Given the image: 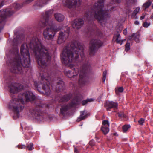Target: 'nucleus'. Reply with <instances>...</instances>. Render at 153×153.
Wrapping results in <instances>:
<instances>
[{"label":"nucleus","mask_w":153,"mask_h":153,"mask_svg":"<svg viewBox=\"0 0 153 153\" xmlns=\"http://www.w3.org/2000/svg\"><path fill=\"white\" fill-rule=\"evenodd\" d=\"M131 39V38H129V39Z\"/></svg>","instance_id":"53"},{"label":"nucleus","mask_w":153,"mask_h":153,"mask_svg":"<svg viewBox=\"0 0 153 153\" xmlns=\"http://www.w3.org/2000/svg\"><path fill=\"white\" fill-rule=\"evenodd\" d=\"M27 147L29 150H33L34 149L33 144L32 143L29 144L27 146Z\"/></svg>","instance_id":"29"},{"label":"nucleus","mask_w":153,"mask_h":153,"mask_svg":"<svg viewBox=\"0 0 153 153\" xmlns=\"http://www.w3.org/2000/svg\"><path fill=\"white\" fill-rule=\"evenodd\" d=\"M143 26L145 28H147L150 25V23L149 22H148L147 21H145L143 23Z\"/></svg>","instance_id":"26"},{"label":"nucleus","mask_w":153,"mask_h":153,"mask_svg":"<svg viewBox=\"0 0 153 153\" xmlns=\"http://www.w3.org/2000/svg\"><path fill=\"white\" fill-rule=\"evenodd\" d=\"M43 5H44L41 4L40 3H37L36 5H35L34 6L35 7L36 9H37L42 7Z\"/></svg>","instance_id":"33"},{"label":"nucleus","mask_w":153,"mask_h":153,"mask_svg":"<svg viewBox=\"0 0 153 153\" xmlns=\"http://www.w3.org/2000/svg\"><path fill=\"white\" fill-rule=\"evenodd\" d=\"M138 122L140 125H142L144 123V120L143 118H141Z\"/></svg>","instance_id":"35"},{"label":"nucleus","mask_w":153,"mask_h":153,"mask_svg":"<svg viewBox=\"0 0 153 153\" xmlns=\"http://www.w3.org/2000/svg\"><path fill=\"white\" fill-rule=\"evenodd\" d=\"M33 0H27L26 1V3L27 4H29V3L32 2Z\"/></svg>","instance_id":"42"},{"label":"nucleus","mask_w":153,"mask_h":153,"mask_svg":"<svg viewBox=\"0 0 153 153\" xmlns=\"http://www.w3.org/2000/svg\"><path fill=\"white\" fill-rule=\"evenodd\" d=\"M130 127L128 125H125L123 127V130L124 132H126Z\"/></svg>","instance_id":"27"},{"label":"nucleus","mask_w":153,"mask_h":153,"mask_svg":"<svg viewBox=\"0 0 153 153\" xmlns=\"http://www.w3.org/2000/svg\"><path fill=\"white\" fill-rule=\"evenodd\" d=\"M140 10V7H137L136 8L131 15V17L135 19H137V16H136V15L137 13H139Z\"/></svg>","instance_id":"21"},{"label":"nucleus","mask_w":153,"mask_h":153,"mask_svg":"<svg viewBox=\"0 0 153 153\" xmlns=\"http://www.w3.org/2000/svg\"><path fill=\"white\" fill-rule=\"evenodd\" d=\"M134 24L136 25H138L139 24V22L138 21H135Z\"/></svg>","instance_id":"45"},{"label":"nucleus","mask_w":153,"mask_h":153,"mask_svg":"<svg viewBox=\"0 0 153 153\" xmlns=\"http://www.w3.org/2000/svg\"><path fill=\"white\" fill-rule=\"evenodd\" d=\"M102 45V42L100 40L94 39L92 40L90 42L89 45V54L91 56L94 55L98 48Z\"/></svg>","instance_id":"7"},{"label":"nucleus","mask_w":153,"mask_h":153,"mask_svg":"<svg viewBox=\"0 0 153 153\" xmlns=\"http://www.w3.org/2000/svg\"><path fill=\"white\" fill-rule=\"evenodd\" d=\"M145 17V15L144 14H143L140 17V19L141 20L143 19Z\"/></svg>","instance_id":"40"},{"label":"nucleus","mask_w":153,"mask_h":153,"mask_svg":"<svg viewBox=\"0 0 153 153\" xmlns=\"http://www.w3.org/2000/svg\"><path fill=\"white\" fill-rule=\"evenodd\" d=\"M9 88L11 93L15 94L23 89V86L19 84L15 83L11 84Z\"/></svg>","instance_id":"9"},{"label":"nucleus","mask_w":153,"mask_h":153,"mask_svg":"<svg viewBox=\"0 0 153 153\" xmlns=\"http://www.w3.org/2000/svg\"><path fill=\"white\" fill-rule=\"evenodd\" d=\"M79 73V70L77 68H74L71 71H68L67 75L69 78L74 77L76 76Z\"/></svg>","instance_id":"14"},{"label":"nucleus","mask_w":153,"mask_h":153,"mask_svg":"<svg viewBox=\"0 0 153 153\" xmlns=\"http://www.w3.org/2000/svg\"><path fill=\"white\" fill-rule=\"evenodd\" d=\"M70 47L71 50L67 47L64 49L61 58L63 63L71 68L79 57V52L82 58L84 57V53L82 46L78 42L72 44Z\"/></svg>","instance_id":"1"},{"label":"nucleus","mask_w":153,"mask_h":153,"mask_svg":"<svg viewBox=\"0 0 153 153\" xmlns=\"http://www.w3.org/2000/svg\"><path fill=\"white\" fill-rule=\"evenodd\" d=\"M28 46L35 53L39 65L42 68H45L50 60L51 57L48 49L42 45L40 41L36 38L31 40Z\"/></svg>","instance_id":"2"},{"label":"nucleus","mask_w":153,"mask_h":153,"mask_svg":"<svg viewBox=\"0 0 153 153\" xmlns=\"http://www.w3.org/2000/svg\"><path fill=\"white\" fill-rule=\"evenodd\" d=\"M70 98L69 96H66L64 97V101H67Z\"/></svg>","instance_id":"36"},{"label":"nucleus","mask_w":153,"mask_h":153,"mask_svg":"<svg viewBox=\"0 0 153 153\" xmlns=\"http://www.w3.org/2000/svg\"><path fill=\"white\" fill-rule=\"evenodd\" d=\"M105 106L107 110L111 108H116L117 106V103L113 102H107Z\"/></svg>","instance_id":"15"},{"label":"nucleus","mask_w":153,"mask_h":153,"mask_svg":"<svg viewBox=\"0 0 153 153\" xmlns=\"http://www.w3.org/2000/svg\"><path fill=\"white\" fill-rule=\"evenodd\" d=\"M82 78V74H80L79 75V81H80V78Z\"/></svg>","instance_id":"48"},{"label":"nucleus","mask_w":153,"mask_h":153,"mask_svg":"<svg viewBox=\"0 0 153 153\" xmlns=\"http://www.w3.org/2000/svg\"><path fill=\"white\" fill-rule=\"evenodd\" d=\"M125 50L126 51H128L130 49V44L129 43L127 42L125 45Z\"/></svg>","instance_id":"28"},{"label":"nucleus","mask_w":153,"mask_h":153,"mask_svg":"<svg viewBox=\"0 0 153 153\" xmlns=\"http://www.w3.org/2000/svg\"><path fill=\"white\" fill-rule=\"evenodd\" d=\"M63 3L65 6L71 8L77 4V0H64Z\"/></svg>","instance_id":"12"},{"label":"nucleus","mask_w":153,"mask_h":153,"mask_svg":"<svg viewBox=\"0 0 153 153\" xmlns=\"http://www.w3.org/2000/svg\"><path fill=\"white\" fill-rule=\"evenodd\" d=\"M118 115L119 117H123L124 116V115L123 114V113H118Z\"/></svg>","instance_id":"41"},{"label":"nucleus","mask_w":153,"mask_h":153,"mask_svg":"<svg viewBox=\"0 0 153 153\" xmlns=\"http://www.w3.org/2000/svg\"><path fill=\"white\" fill-rule=\"evenodd\" d=\"M16 52L17 53V49H16Z\"/></svg>","instance_id":"52"},{"label":"nucleus","mask_w":153,"mask_h":153,"mask_svg":"<svg viewBox=\"0 0 153 153\" xmlns=\"http://www.w3.org/2000/svg\"><path fill=\"white\" fill-rule=\"evenodd\" d=\"M83 23L84 22L82 19H76L74 21L72 26L74 28L78 29L81 28Z\"/></svg>","instance_id":"11"},{"label":"nucleus","mask_w":153,"mask_h":153,"mask_svg":"<svg viewBox=\"0 0 153 153\" xmlns=\"http://www.w3.org/2000/svg\"><path fill=\"white\" fill-rule=\"evenodd\" d=\"M137 1V0H131V2L132 3L135 2Z\"/></svg>","instance_id":"46"},{"label":"nucleus","mask_w":153,"mask_h":153,"mask_svg":"<svg viewBox=\"0 0 153 153\" xmlns=\"http://www.w3.org/2000/svg\"><path fill=\"white\" fill-rule=\"evenodd\" d=\"M13 6L16 9H18L20 5L16 3H15L14 4Z\"/></svg>","instance_id":"37"},{"label":"nucleus","mask_w":153,"mask_h":153,"mask_svg":"<svg viewBox=\"0 0 153 153\" xmlns=\"http://www.w3.org/2000/svg\"><path fill=\"white\" fill-rule=\"evenodd\" d=\"M49 76V74L47 72H44L41 75V78L43 79H45L47 80V78Z\"/></svg>","instance_id":"25"},{"label":"nucleus","mask_w":153,"mask_h":153,"mask_svg":"<svg viewBox=\"0 0 153 153\" xmlns=\"http://www.w3.org/2000/svg\"><path fill=\"white\" fill-rule=\"evenodd\" d=\"M103 0L95 3L93 6V11L94 17L99 21H104L109 18L110 15L105 10L103 6Z\"/></svg>","instance_id":"6"},{"label":"nucleus","mask_w":153,"mask_h":153,"mask_svg":"<svg viewBox=\"0 0 153 153\" xmlns=\"http://www.w3.org/2000/svg\"><path fill=\"white\" fill-rule=\"evenodd\" d=\"M76 104L74 102L72 103V104H70L69 105L64 106L61 109V111L62 114H64L67 110L70 108L71 107H74V105Z\"/></svg>","instance_id":"18"},{"label":"nucleus","mask_w":153,"mask_h":153,"mask_svg":"<svg viewBox=\"0 0 153 153\" xmlns=\"http://www.w3.org/2000/svg\"><path fill=\"white\" fill-rule=\"evenodd\" d=\"M123 33L124 35H126L127 34V31L126 29L124 30L123 31Z\"/></svg>","instance_id":"43"},{"label":"nucleus","mask_w":153,"mask_h":153,"mask_svg":"<svg viewBox=\"0 0 153 153\" xmlns=\"http://www.w3.org/2000/svg\"><path fill=\"white\" fill-rule=\"evenodd\" d=\"M14 12L9 9L1 10L0 11V19H2V21H3L6 16H10Z\"/></svg>","instance_id":"10"},{"label":"nucleus","mask_w":153,"mask_h":153,"mask_svg":"<svg viewBox=\"0 0 153 153\" xmlns=\"http://www.w3.org/2000/svg\"><path fill=\"white\" fill-rule=\"evenodd\" d=\"M21 56L16 55L11 62V65L15 72L21 73L22 67H28L30 65V58L28 50V46L26 44L22 45L21 48Z\"/></svg>","instance_id":"3"},{"label":"nucleus","mask_w":153,"mask_h":153,"mask_svg":"<svg viewBox=\"0 0 153 153\" xmlns=\"http://www.w3.org/2000/svg\"><path fill=\"white\" fill-rule=\"evenodd\" d=\"M115 91L116 94L118 95L119 93H122L123 91V89L122 87H117L115 88Z\"/></svg>","instance_id":"24"},{"label":"nucleus","mask_w":153,"mask_h":153,"mask_svg":"<svg viewBox=\"0 0 153 153\" xmlns=\"http://www.w3.org/2000/svg\"><path fill=\"white\" fill-rule=\"evenodd\" d=\"M152 3L151 1L150 0L148 1H147L143 5V7L145 8V10L149 7L151 5Z\"/></svg>","instance_id":"23"},{"label":"nucleus","mask_w":153,"mask_h":153,"mask_svg":"<svg viewBox=\"0 0 153 153\" xmlns=\"http://www.w3.org/2000/svg\"><path fill=\"white\" fill-rule=\"evenodd\" d=\"M64 85V83L62 81H61L57 83L56 85V90L57 91H59L62 88Z\"/></svg>","instance_id":"20"},{"label":"nucleus","mask_w":153,"mask_h":153,"mask_svg":"<svg viewBox=\"0 0 153 153\" xmlns=\"http://www.w3.org/2000/svg\"><path fill=\"white\" fill-rule=\"evenodd\" d=\"M89 144L91 146H94V140H91L89 142Z\"/></svg>","instance_id":"39"},{"label":"nucleus","mask_w":153,"mask_h":153,"mask_svg":"<svg viewBox=\"0 0 153 153\" xmlns=\"http://www.w3.org/2000/svg\"><path fill=\"white\" fill-rule=\"evenodd\" d=\"M74 153H78V151L76 148H74Z\"/></svg>","instance_id":"44"},{"label":"nucleus","mask_w":153,"mask_h":153,"mask_svg":"<svg viewBox=\"0 0 153 153\" xmlns=\"http://www.w3.org/2000/svg\"><path fill=\"white\" fill-rule=\"evenodd\" d=\"M152 8H153V4H152Z\"/></svg>","instance_id":"51"},{"label":"nucleus","mask_w":153,"mask_h":153,"mask_svg":"<svg viewBox=\"0 0 153 153\" xmlns=\"http://www.w3.org/2000/svg\"><path fill=\"white\" fill-rule=\"evenodd\" d=\"M102 126L101 130L104 134H106L109 131V123L108 120H104L102 122Z\"/></svg>","instance_id":"13"},{"label":"nucleus","mask_w":153,"mask_h":153,"mask_svg":"<svg viewBox=\"0 0 153 153\" xmlns=\"http://www.w3.org/2000/svg\"><path fill=\"white\" fill-rule=\"evenodd\" d=\"M19 148H20L22 149V147H21V146H20L19 147Z\"/></svg>","instance_id":"50"},{"label":"nucleus","mask_w":153,"mask_h":153,"mask_svg":"<svg viewBox=\"0 0 153 153\" xmlns=\"http://www.w3.org/2000/svg\"><path fill=\"white\" fill-rule=\"evenodd\" d=\"M36 98L35 95L30 91H27L20 95L17 98H13L9 103V106L13 108L18 117L19 116V112L24 108V99L27 102L32 101Z\"/></svg>","instance_id":"4"},{"label":"nucleus","mask_w":153,"mask_h":153,"mask_svg":"<svg viewBox=\"0 0 153 153\" xmlns=\"http://www.w3.org/2000/svg\"><path fill=\"white\" fill-rule=\"evenodd\" d=\"M69 32V30L68 28L66 31L60 32L57 41L58 44H60L65 41L68 37Z\"/></svg>","instance_id":"8"},{"label":"nucleus","mask_w":153,"mask_h":153,"mask_svg":"<svg viewBox=\"0 0 153 153\" xmlns=\"http://www.w3.org/2000/svg\"><path fill=\"white\" fill-rule=\"evenodd\" d=\"M43 89L45 91L47 95H49L50 93V89L48 85H44L43 86Z\"/></svg>","instance_id":"22"},{"label":"nucleus","mask_w":153,"mask_h":153,"mask_svg":"<svg viewBox=\"0 0 153 153\" xmlns=\"http://www.w3.org/2000/svg\"><path fill=\"white\" fill-rule=\"evenodd\" d=\"M50 12H46L43 18L41 20L42 24L44 26L49 25L50 27H47L43 32V36L45 39L47 40H52L55 36L56 33L61 28H58L52 26L49 22L48 17L50 16Z\"/></svg>","instance_id":"5"},{"label":"nucleus","mask_w":153,"mask_h":153,"mask_svg":"<svg viewBox=\"0 0 153 153\" xmlns=\"http://www.w3.org/2000/svg\"><path fill=\"white\" fill-rule=\"evenodd\" d=\"M89 115V114L88 113L85 111H81L80 112V115L77 118V121L78 122H79L85 119Z\"/></svg>","instance_id":"16"},{"label":"nucleus","mask_w":153,"mask_h":153,"mask_svg":"<svg viewBox=\"0 0 153 153\" xmlns=\"http://www.w3.org/2000/svg\"><path fill=\"white\" fill-rule=\"evenodd\" d=\"M107 74V71L105 70L103 72V73L102 80L103 82H104L105 80L106 77V75Z\"/></svg>","instance_id":"31"},{"label":"nucleus","mask_w":153,"mask_h":153,"mask_svg":"<svg viewBox=\"0 0 153 153\" xmlns=\"http://www.w3.org/2000/svg\"><path fill=\"white\" fill-rule=\"evenodd\" d=\"M120 35L118 33L115 34L113 37V40L116 41L117 43H119L120 45H122L123 42L125 41V40H120Z\"/></svg>","instance_id":"17"},{"label":"nucleus","mask_w":153,"mask_h":153,"mask_svg":"<svg viewBox=\"0 0 153 153\" xmlns=\"http://www.w3.org/2000/svg\"><path fill=\"white\" fill-rule=\"evenodd\" d=\"M135 33H133L132 35V38H133V39H134L136 40V41L137 42L139 41L138 40V39L137 40L136 39H135Z\"/></svg>","instance_id":"38"},{"label":"nucleus","mask_w":153,"mask_h":153,"mask_svg":"<svg viewBox=\"0 0 153 153\" xmlns=\"http://www.w3.org/2000/svg\"><path fill=\"white\" fill-rule=\"evenodd\" d=\"M121 2L120 0H112L111 4H114L115 3H119Z\"/></svg>","instance_id":"34"},{"label":"nucleus","mask_w":153,"mask_h":153,"mask_svg":"<svg viewBox=\"0 0 153 153\" xmlns=\"http://www.w3.org/2000/svg\"><path fill=\"white\" fill-rule=\"evenodd\" d=\"M54 17L59 22L62 21L64 19V17L63 15L58 13H55L54 14Z\"/></svg>","instance_id":"19"},{"label":"nucleus","mask_w":153,"mask_h":153,"mask_svg":"<svg viewBox=\"0 0 153 153\" xmlns=\"http://www.w3.org/2000/svg\"><path fill=\"white\" fill-rule=\"evenodd\" d=\"M33 114H34V115H35L36 116V115H37V116L38 115V113H37V114H36V113H35L34 114V113H33Z\"/></svg>","instance_id":"47"},{"label":"nucleus","mask_w":153,"mask_h":153,"mask_svg":"<svg viewBox=\"0 0 153 153\" xmlns=\"http://www.w3.org/2000/svg\"><path fill=\"white\" fill-rule=\"evenodd\" d=\"M114 7H115L114 6H113L112 5L108 4V9L106 10H112L113 9Z\"/></svg>","instance_id":"32"},{"label":"nucleus","mask_w":153,"mask_h":153,"mask_svg":"<svg viewBox=\"0 0 153 153\" xmlns=\"http://www.w3.org/2000/svg\"><path fill=\"white\" fill-rule=\"evenodd\" d=\"M93 101V100L92 99H88L86 100L83 101L82 102V104L83 105H85L87 103V102H91Z\"/></svg>","instance_id":"30"},{"label":"nucleus","mask_w":153,"mask_h":153,"mask_svg":"<svg viewBox=\"0 0 153 153\" xmlns=\"http://www.w3.org/2000/svg\"><path fill=\"white\" fill-rule=\"evenodd\" d=\"M151 18L153 19V13L152 15L151 16Z\"/></svg>","instance_id":"49"}]
</instances>
